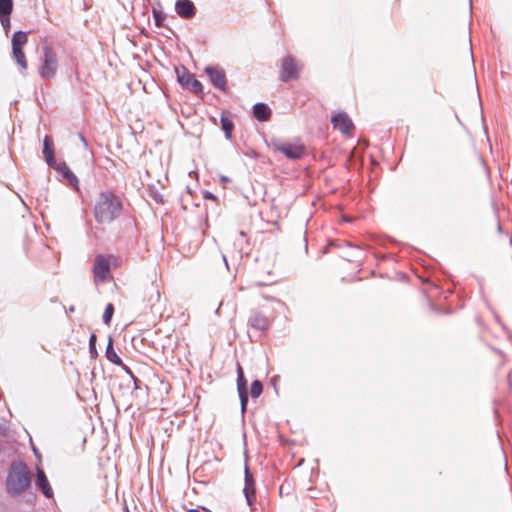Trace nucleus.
Masks as SVG:
<instances>
[{"instance_id": "aec40b11", "label": "nucleus", "mask_w": 512, "mask_h": 512, "mask_svg": "<svg viewBox=\"0 0 512 512\" xmlns=\"http://www.w3.org/2000/svg\"><path fill=\"white\" fill-rule=\"evenodd\" d=\"M105 354H106V358L113 364L123 365L121 358L118 356V354L113 349V344H112L111 338L109 339Z\"/></svg>"}, {"instance_id": "f03ea898", "label": "nucleus", "mask_w": 512, "mask_h": 512, "mask_svg": "<svg viewBox=\"0 0 512 512\" xmlns=\"http://www.w3.org/2000/svg\"><path fill=\"white\" fill-rule=\"evenodd\" d=\"M31 484V473L27 465L21 461L13 462L7 476V490L12 495H20Z\"/></svg>"}, {"instance_id": "2eb2a0df", "label": "nucleus", "mask_w": 512, "mask_h": 512, "mask_svg": "<svg viewBox=\"0 0 512 512\" xmlns=\"http://www.w3.org/2000/svg\"><path fill=\"white\" fill-rule=\"evenodd\" d=\"M43 155L45 158L46 163L49 167L52 165H56V160L54 158V151H53V141L49 136H45L43 141Z\"/></svg>"}, {"instance_id": "c756f323", "label": "nucleus", "mask_w": 512, "mask_h": 512, "mask_svg": "<svg viewBox=\"0 0 512 512\" xmlns=\"http://www.w3.org/2000/svg\"><path fill=\"white\" fill-rule=\"evenodd\" d=\"M80 139H81V141L83 142V144H84L85 146H87V145H88L87 140L85 139V137H84L83 135H80Z\"/></svg>"}, {"instance_id": "b1692460", "label": "nucleus", "mask_w": 512, "mask_h": 512, "mask_svg": "<svg viewBox=\"0 0 512 512\" xmlns=\"http://www.w3.org/2000/svg\"><path fill=\"white\" fill-rule=\"evenodd\" d=\"M114 314V306L113 304L109 303L107 304L104 313H103V322L106 325H109L112 319V316Z\"/></svg>"}, {"instance_id": "20e7f679", "label": "nucleus", "mask_w": 512, "mask_h": 512, "mask_svg": "<svg viewBox=\"0 0 512 512\" xmlns=\"http://www.w3.org/2000/svg\"><path fill=\"white\" fill-rule=\"evenodd\" d=\"M302 64L292 55H287L281 59L279 78L283 82H289L299 77L302 70Z\"/></svg>"}, {"instance_id": "ddd939ff", "label": "nucleus", "mask_w": 512, "mask_h": 512, "mask_svg": "<svg viewBox=\"0 0 512 512\" xmlns=\"http://www.w3.org/2000/svg\"><path fill=\"white\" fill-rule=\"evenodd\" d=\"M179 82L188 88L193 93H201L202 92V84L198 81L192 74L186 72L184 70L182 75H178Z\"/></svg>"}, {"instance_id": "c85d7f7f", "label": "nucleus", "mask_w": 512, "mask_h": 512, "mask_svg": "<svg viewBox=\"0 0 512 512\" xmlns=\"http://www.w3.org/2000/svg\"><path fill=\"white\" fill-rule=\"evenodd\" d=\"M187 512H210V511L207 510V509H202V510H199V509H189Z\"/></svg>"}, {"instance_id": "423d86ee", "label": "nucleus", "mask_w": 512, "mask_h": 512, "mask_svg": "<svg viewBox=\"0 0 512 512\" xmlns=\"http://www.w3.org/2000/svg\"><path fill=\"white\" fill-rule=\"evenodd\" d=\"M274 147L277 151L292 160L301 159L305 154L304 146L299 143L283 142L275 144Z\"/></svg>"}, {"instance_id": "cd10ccee", "label": "nucleus", "mask_w": 512, "mask_h": 512, "mask_svg": "<svg viewBox=\"0 0 512 512\" xmlns=\"http://www.w3.org/2000/svg\"><path fill=\"white\" fill-rule=\"evenodd\" d=\"M95 342H96V335L95 334H92L90 336V339H89V347H90V351H94L96 348H95Z\"/></svg>"}, {"instance_id": "9d476101", "label": "nucleus", "mask_w": 512, "mask_h": 512, "mask_svg": "<svg viewBox=\"0 0 512 512\" xmlns=\"http://www.w3.org/2000/svg\"><path fill=\"white\" fill-rule=\"evenodd\" d=\"M51 168L58 171L69 186L73 187L76 190H79L78 178L70 170V168L65 162H56V165H52Z\"/></svg>"}, {"instance_id": "6ab92c4d", "label": "nucleus", "mask_w": 512, "mask_h": 512, "mask_svg": "<svg viewBox=\"0 0 512 512\" xmlns=\"http://www.w3.org/2000/svg\"><path fill=\"white\" fill-rule=\"evenodd\" d=\"M220 122H221L222 130L225 133L226 139H231L232 131L234 129L233 121L225 114H222Z\"/></svg>"}, {"instance_id": "f257e3e1", "label": "nucleus", "mask_w": 512, "mask_h": 512, "mask_svg": "<svg viewBox=\"0 0 512 512\" xmlns=\"http://www.w3.org/2000/svg\"><path fill=\"white\" fill-rule=\"evenodd\" d=\"M122 212L120 198L111 191H103L96 198L94 205V217L99 224H110L117 219Z\"/></svg>"}, {"instance_id": "393cba45", "label": "nucleus", "mask_w": 512, "mask_h": 512, "mask_svg": "<svg viewBox=\"0 0 512 512\" xmlns=\"http://www.w3.org/2000/svg\"><path fill=\"white\" fill-rule=\"evenodd\" d=\"M153 18L157 27L163 26L164 17L160 11L153 9Z\"/></svg>"}, {"instance_id": "39448f33", "label": "nucleus", "mask_w": 512, "mask_h": 512, "mask_svg": "<svg viewBox=\"0 0 512 512\" xmlns=\"http://www.w3.org/2000/svg\"><path fill=\"white\" fill-rule=\"evenodd\" d=\"M112 256L97 255L94 261L93 273L95 281L105 282L110 278V260Z\"/></svg>"}, {"instance_id": "bb28decb", "label": "nucleus", "mask_w": 512, "mask_h": 512, "mask_svg": "<svg viewBox=\"0 0 512 512\" xmlns=\"http://www.w3.org/2000/svg\"><path fill=\"white\" fill-rule=\"evenodd\" d=\"M123 370L128 374L130 375V377L133 379L134 383H135V386L136 388H138V385H137V382H138V379L133 375L132 371L130 370V368L128 366H126L124 363L123 365H120Z\"/></svg>"}, {"instance_id": "a211bd4d", "label": "nucleus", "mask_w": 512, "mask_h": 512, "mask_svg": "<svg viewBox=\"0 0 512 512\" xmlns=\"http://www.w3.org/2000/svg\"><path fill=\"white\" fill-rule=\"evenodd\" d=\"M28 37L26 32L17 31L12 36V49H23V46L27 43Z\"/></svg>"}, {"instance_id": "5701e85b", "label": "nucleus", "mask_w": 512, "mask_h": 512, "mask_svg": "<svg viewBox=\"0 0 512 512\" xmlns=\"http://www.w3.org/2000/svg\"><path fill=\"white\" fill-rule=\"evenodd\" d=\"M263 392V385L261 381L254 380L251 384L250 394L252 398H258Z\"/></svg>"}, {"instance_id": "f3484780", "label": "nucleus", "mask_w": 512, "mask_h": 512, "mask_svg": "<svg viewBox=\"0 0 512 512\" xmlns=\"http://www.w3.org/2000/svg\"><path fill=\"white\" fill-rule=\"evenodd\" d=\"M253 114L255 118L261 122L267 121L270 118L271 110L264 103H256L253 106Z\"/></svg>"}, {"instance_id": "a878e982", "label": "nucleus", "mask_w": 512, "mask_h": 512, "mask_svg": "<svg viewBox=\"0 0 512 512\" xmlns=\"http://www.w3.org/2000/svg\"><path fill=\"white\" fill-rule=\"evenodd\" d=\"M0 22H1V25H2L5 33L7 34L9 32L10 26H11L10 15L0 16Z\"/></svg>"}, {"instance_id": "9b49d317", "label": "nucleus", "mask_w": 512, "mask_h": 512, "mask_svg": "<svg viewBox=\"0 0 512 512\" xmlns=\"http://www.w3.org/2000/svg\"><path fill=\"white\" fill-rule=\"evenodd\" d=\"M248 506H252L256 500L255 481L248 466H245V486L243 489Z\"/></svg>"}, {"instance_id": "7c9ffc66", "label": "nucleus", "mask_w": 512, "mask_h": 512, "mask_svg": "<svg viewBox=\"0 0 512 512\" xmlns=\"http://www.w3.org/2000/svg\"><path fill=\"white\" fill-rule=\"evenodd\" d=\"M205 198H214L213 194L210 193V192H207L206 195H205Z\"/></svg>"}, {"instance_id": "2f4dec72", "label": "nucleus", "mask_w": 512, "mask_h": 512, "mask_svg": "<svg viewBox=\"0 0 512 512\" xmlns=\"http://www.w3.org/2000/svg\"><path fill=\"white\" fill-rule=\"evenodd\" d=\"M156 296H157V298L159 299V297H160V292H159L158 290L156 291Z\"/></svg>"}, {"instance_id": "4468645a", "label": "nucleus", "mask_w": 512, "mask_h": 512, "mask_svg": "<svg viewBox=\"0 0 512 512\" xmlns=\"http://www.w3.org/2000/svg\"><path fill=\"white\" fill-rule=\"evenodd\" d=\"M36 486L45 497L51 498L53 496V490L49 484L46 474L40 468H37Z\"/></svg>"}, {"instance_id": "6e6552de", "label": "nucleus", "mask_w": 512, "mask_h": 512, "mask_svg": "<svg viewBox=\"0 0 512 512\" xmlns=\"http://www.w3.org/2000/svg\"><path fill=\"white\" fill-rule=\"evenodd\" d=\"M237 391L240 398L241 411L244 413L248 404V391H247V380L244 376L242 366L237 364Z\"/></svg>"}, {"instance_id": "412c9836", "label": "nucleus", "mask_w": 512, "mask_h": 512, "mask_svg": "<svg viewBox=\"0 0 512 512\" xmlns=\"http://www.w3.org/2000/svg\"><path fill=\"white\" fill-rule=\"evenodd\" d=\"M12 54L16 63L21 67L23 71H25L28 67V64L23 49L14 48L12 49Z\"/></svg>"}, {"instance_id": "f8f14e48", "label": "nucleus", "mask_w": 512, "mask_h": 512, "mask_svg": "<svg viewBox=\"0 0 512 512\" xmlns=\"http://www.w3.org/2000/svg\"><path fill=\"white\" fill-rule=\"evenodd\" d=\"M176 13L183 19H190L196 13V7L191 0H177L175 3Z\"/></svg>"}, {"instance_id": "0eeeda50", "label": "nucleus", "mask_w": 512, "mask_h": 512, "mask_svg": "<svg viewBox=\"0 0 512 512\" xmlns=\"http://www.w3.org/2000/svg\"><path fill=\"white\" fill-rule=\"evenodd\" d=\"M205 73L208 75L212 85L221 90L226 91L227 79L225 71L217 66H208L205 68Z\"/></svg>"}, {"instance_id": "dca6fc26", "label": "nucleus", "mask_w": 512, "mask_h": 512, "mask_svg": "<svg viewBox=\"0 0 512 512\" xmlns=\"http://www.w3.org/2000/svg\"><path fill=\"white\" fill-rule=\"evenodd\" d=\"M249 324L256 330L264 331L268 329L270 321L266 316L260 313H255L249 318Z\"/></svg>"}, {"instance_id": "4be33fe9", "label": "nucleus", "mask_w": 512, "mask_h": 512, "mask_svg": "<svg viewBox=\"0 0 512 512\" xmlns=\"http://www.w3.org/2000/svg\"><path fill=\"white\" fill-rule=\"evenodd\" d=\"M13 0H0V16L11 15Z\"/></svg>"}, {"instance_id": "7ed1b4c3", "label": "nucleus", "mask_w": 512, "mask_h": 512, "mask_svg": "<svg viewBox=\"0 0 512 512\" xmlns=\"http://www.w3.org/2000/svg\"><path fill=\"white\" fill-rule=\"evenodd\" d=\"M42 63L39 68V74L43 79H51L55 76L58 68L56 53L48 45L43 46Z\"/></svg>"}, {"instance_id": "1a4fd4ad", "label": "nucleus", "mask_w": 512, "mask_h": 512, "mask_svg": "<svg viewBox=\"0 0 512 512\" xmlns=\"http://www.w3.org/2000/svg\"><path fill=\"white\" fill-rule=\"evenodd\" d=\"M331 122L335 129L343 134H350L354 130V124L345 112H339L331 117Z\"/></svg>"}]
</instances>
